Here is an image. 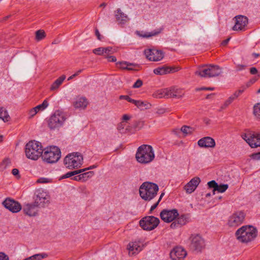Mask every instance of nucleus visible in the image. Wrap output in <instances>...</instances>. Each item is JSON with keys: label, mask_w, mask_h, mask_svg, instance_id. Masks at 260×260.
I'll list each match as a JSON object with an SVG mask.
<instances>
[{"label": "nucleus", "mask_w": 260, "mask_h": 260, "mask_svg": "<svg viewBox=\"0 0 260 260\" xmlns=\"http://www.w3.org/2000/svg\"><path fill=\"white\" fill-rule=\"evenodd\" d=\"M257 230L251 225L243 226L236 232L237 239L242 243H248L253 240L257 236Z\"/></svg>", "instance_id": "f257e3e1"}, {"label": "nucleus", "mask_w": 260, "mask_h": 260, "mask_svg": "<svg viewBox=\"0 0 260 260\" xmlns=\"http://www.w3.org/2000/svg\"><path fill=\"white\" fill-rule=\"evenodd\" d=\"M137 161L141 164H148L154 158V153L152 146L143 144L138 148L136 154Z\"/></svg>", "instance_id": "f03ea898"}, {"label": "nucleus", "mask_w": 260, "mask_h": 260, "mask_svg": "<svg viewBox=\"0 0 260 260\" xmlns=\"http://www.w3.org/2000/svg\"><path fill=\"white\" fill-rule=\"evenodd\" d=\"M158 191V185L150 182L143 183L139 188L140 197L146 201H149L153 199L156 196Z\"/></svg>", "instance_id": "7ed1b4c3"}, {"label": "nucleus", "mask_w": 260, "mask_h": 260, "mask_svg": "<svg viewBox=\"0 0 260 260\" xmlns=\"http://www.w3.org/2000/svg\"><path fill=\"white\" fill-rule=\"evenodd\" d=\"M221 73L222 69L218 66L210 64L200 67L195 74L203 78H211L218 76Z\"/></svg>", "instance_id": "20e7f679"}, {"label": "nucleus", "mask_w": 260, "mask_h": 260, "mask_svg": "<svg viewBox=\"0 0 260 260\" xmlns=\"http://www.w3.org/2000/svg\"><path fill=\"white\" fill-rule=\"evenodd\" d=\"M43 150L41 143L36 141H30L25 145V155L26 157L32 160H37L42 156Z\"/></svg>", "instance_id": "39448f33"}, {"label": "nucleus", "mask_w": 260, "mask_h": 260, "mask_svg": "<svg viewBox=\"0 0 260 260\" xmlns=\"http://www.w3.org/2000/svg\"><path fill=\"white\" fill-rule=\"evenodd\" d=\"M61 157L60 149L55 146H51L45 148L42 153V158L47 163L52 164L57 162Z\"/></svg>", "instance_id": "423d86ee"}, {"label": "nucleus", "mask_w": 260, "mask_h": 260, "mask_svg": "<svg viewBox=\"0 0 260 260\" xmlns=\"http://www.w3.org/2000/svg\"><path fill=\"white\" fill-rule=\"evenodd\" d=\"M66 119L63 112L60 110H56L48 119V127L51 129H58L63 125Z\"/></svg>", "instance_id": "0eeeda50"}, {"label": "nucleus", "mask_w": 260, "mask_h": 260, "mask_svg": "<svg viewBox=\"0 0 260 260\" xmlns=\"http://www.w3.org/2000/svg\"><path fill=\"white\" fill-rule=\"evenodd\" d=\"M80 156L81 154L78 152L68 154L64 158V165L69 169L80 168L81 165Z\"/></svg>", "instance_id": "6e6552de"}, {"label": "nucleus", "mask_w": 260, "mask_h": 260, "mask_svg": "<svg viewBox=\"0 0 260 260\" xmlns=\"http://www.w3.org/2000/svg\"><path fill=\"white\" fill-rule=\"evenodd\" d=\"M189 247L192 251L199 253L205 247V243L204 239L199 234H192L189 237Z\"/></svg>", "instance_id": "1a4fd4ad"}, {"label": "nucleus", "mask_w": 260, "mask_h": 260, "mask_svg": "<svg viewBox=\"0 0 260 260\" xmlns=\"http://www.w3.org/2000/svg\"><path fill=\"white\" fill-rule=\"evenodd\" d=\"M159 220L158 218L153 216L143 217L139 221L140 226L146 231H151L158 225Z\"/></svg>", "instance_id": "9d476101"}, {"label": "nucleus", "mask_w": 260, "mask_h": 260, "mask_svg": "<svg viewBox=\"0 0 260 260\" xmlns=\"http://www.w3.org/2000/svg\"><path fill=\"white\" fill-rule=\"evenodd\" d=\"M34 200L35 204H38L41 208H44L50 203L49 196L41 189L36 191Z\"/></svg>", "instance_id": "9b49d317"}, {"label": "nucleus", "mask_w": 260, "mask_h": 260, "mask_svg": "<svg viewBox=\"0 0 260 260\" xmlns=\"http://www.w3.org/2000/svg\"><path fill=\"white\" fill-rule=\"evenodd\" d=\"M241 137L252 148L260 147V134L249 132L247 134H243Z\"/></svg>", "instance_id": "f8f14e48"}, {"label": "nucleus", "mask_w": 260, "mask_h": 260, "mask_svg": "<svg viewBox=\"0 0 260 260\" xmlns=\"http://www.w3.org/2000/svg\"><path fill=\"white\" fill-rule=\"evenodd\" d=\"M144 53L146 57L150 61H159L164 57V53L161 51L156 49H146Z\"/></svg>", "instance_id": "ddd939ff"}, {"label": "nucleus", "mask_w": 260, "mask_h": 260, "mask_svg": "<svg viewBox=\"0 0 260 260\" xmlns=\"http://www.w3.org/2000/svg\"><path fill=\"white\" fill-rule=\"evenodd\" d=\"M179 213L177 209H164L160 213L161 219L166 222H171L175 220Z\"/></svg>", "instance_id": "4468645a"}, {"label": "nucleus", "mask_w": 260, "mask_h": 260, "mask_svg": "<svg viewBox=\"0 0 260 260\" xmlns=\"http://www.w3.org/2000/svg\"><path fill=\"white\" fill-rule=\"evenodd\" d=\"M3 205L13 213H17L22 209V206L18 202L10 198H7L3 202Z\"/></svg>", "instance_id": "2eb2a0df"}, {"label": "nucleus", "mask_w": 260, "mask_h": 260, "mask_svg": "<svg viewBox=\"0 0 260 260\" xmlns=\"http://www.w3.org/2000/svg\"><path fill=\"white\" fill-rule=\"evenodd\" d=\"M235 24L233 27L235 31H244L247 26L248 20L247 17L243 15H238L235 17Z\"/></svg>", "instance_id": "dca6fc26"}, {"label": "nucleus", "mask_w": 260, "mask_h": 260, "mask_svg": "<svg viewBox=\"0 0 260 260\" xmlns=\"http://www.w3.org/2000/svg\"><path fill=\"white\" fill-rule=\"evenodd\" d=\"M41 207L34 202L23 206L22 208L24 213L29 216H36L38 215L39 209Z\"/></svg>", "instance_id": "f3484780"}, {"label": "nucleus", "mask_w": 260, "mask_h": 260, "mask_svg": "<svg viewBox=\"0 0 260 260\" xmlns=\"http://www.w3.org/2000/svg\"><path fill=\"white\" fill-rule=\"evenodd\" d=\"M245 218L244 212L240 211L233 214L229 220V224L231 226H237L243 223Z\"/></svg>", "instance_id": "a211bd4d"}, {"label": "nucleus", "mask_w": 260, "mask_h": 260, "mask_svg": "<svg viewBox=\"0 0 260 260\" xmlns=\"http://www.w3.org/2000/svg\"><path fill=\"white\" fill-rule=\"evenodd\" d=\"M172 260H183L187 255L186 251L181 247H175L170 252Z\"/></svg>", "instance_id": "6ab92c4d"}, {"label": "nucleus", "mask_w": 260, "mask_h": 260, "mask_svg": "<svg viewBox=\"0 0 260 260\" xmlns=\"http://www.w3.org/2000/svg\"><path fill=\"white\" fill-rule=\"evenodd\" d=\"M200 182L201 180L199 177H196L191 179L184 187L186 192L189 194L193 192Z\"/></svg>", "instance_id": "aec40b11"}, {"label": "nucleus", "mask_w": 260, "mask_h": 260, "mask_svg": "<svg viewBox=\"0 0 260 260\" xmlns=\"http://www.w3.org/2000/svg\"><path fill=\"white\" fill-rule=\"evenodd\" d=\"M198 145L203 148H214L215 146V140L210 137H205L200 139L198 142Z\"/></svg>", "instance_id": "412c9836"}, {"label": "nucleus", "mask_w": 260, "mask_h": 260, "mask_svg": "<svg viewBox=\"0 0 260 260\" xmlns=\"http://www.w3.org/2000/svg\"><path fill=\"white\" fill-rule=\"evenodd\" d=\"M178 71L175 68H171L166 66L158 67L153 70V73L156 75H163L170 73H173Z\"/></svg>", "instance_id": "4be33fe9"}, {"label": "nucleus", "mask_w": 260, "mask_h": 260, "mask_svg": "<svg viewBox=\"0 0 260 260\" xmlns=\"http://www.w3.org/2000/svg\"><path fill=\"white\" fill-rule=\"evenodd\" d=\"M169 98L180 99L184 95L183 90L175 87L169 88Z\"/></svg>", "instance_id": "5701e85b"}, {"label": "nucleus", "mask_w": 260, "mask_h": 260, "mask_svg": "<svg viewBox=\"0 0 260 260\" xmlns=\"http://www.w3.org/2000/svg\"><path fill=\"white\" fill-rule=\"evenodd\" d=\"M116 21L119 24H124L128 20L127 16L124 14L120 9H118L115 14Z\"/></svg>", "instance_id": "b1692460"}, {"label": "nucleus", "mask_w": 260, "mask_h": 260, "mask_svg": "<svg viewBox=\"0 0 260 260\" xmlns=\"http://www.w3.org/2000/svg\"><path fill=\"white\" fill-rule=\"evenodd\" d=\"M153 97L157 99L169 98V88H164L158 90L152 94Z\"/></svg>", "instance_id": "393cba45"}, {"label": "nucleus", "mask_w": 260, "mask_h": 260, "mask_svg": "<svg viewBox=\"0 0 260 260\" xmlns=\"http://www.w3.org/2000/svg\"><path fill=\"white\" fill-rule=\"evenodd\" d=\"M128 249L129 254L132 253V254L134 255L139 252L141 250V248L137 242H132L129 243Z\"/></svg>", "instance_id": "a878e982"}, {"label": "nucleus", "mask_w": 260, "mask_h": 260, "mask_svg": "<svg viewBox=\"0 0 260 260\" xmlns=\"http://www.w3.org/2000/svg\"><path fill=\"white\" fill-rule=\"evenodd\" d=\"M133 104L136 105L138 108H139L141 110L148 109L150 108L151 106L150 103L147 102H143L142 101L134 100V102H133Z\"/></svg>", "instance_id": "bb28decb"}, {"label": "nucleus", "mask_w": 260, "mask_h": 260, "mask_svg": "<svg viewBox=\"0 0 260 260\" xmlns=\"http://www.w3.org/2000/svg\"><path fill=\"white\" fill-rule=\"evenodd\" d=\"M66 78V76L63 75L57 78L51 85L50 87V90L54 91L57 89L62 83L63 81L65 80Z\"/></svg>", "instance_id": "cd10ccee"}, {"label": "nucleus", "mask_w": 260, "mask_h": 260, "mask_svg": "<svg viewBox=\"0 0 260 260\" xmlns=\"http://www.w3.org/2000/svg\"><path fill=\"white\" fill-rule=\"evenodd\" d=\"M72 105L76 109L81 108V96L80 94L73 98L72 99Z\"/></svg>", "instance_id": "c85d7f7f"}, {"label": "nucleus", "mask_w": 260, "mask_h": 260, "mask_svg": "<svg viewBox=\"0 0 260 260\" xmlns=\"http://www.w3.org/2000/svg\"><path fill=\"white\" fill-rule=\"evenodd\" d=\"M0 119H2L5 122L10 120V117L7 110L4 107H0Z\"/></svg>", "instance_id": "c756f323"}, {"label": "nucleus", "mask_w": 260, "mask_h": 260, "mask_svg": "<svg viewBox=\"0 0 260 260\" xmlns=\"http://www.w3.org/2000/svg\"><path fill=\"white\" fill-rule=\"evenodd\" d=\"M144 125L143 121L141 120L135 121L130 126L131 129V132H134V131H137L141 129Z\"/></svg>", "instance_id": "7c9ffc66"}, {"label": "nucleus", "mask_w": 260, "mask_h": 260, "mask_svg": "<svg viewBox=\"0 0 260 260\" xmlns=\"http://www.w3.org/2000/svg\"><path fill=\"white\" fill-rule=\"evenodd\" d=\"M117 128L120 133H126L127 132H131L130 126H126V123L124 121H121L119 123Z\"/></svg>", "instance_id": "2f4dec72"}, {"label": "nucleus", "mask_w": 260, "mask_h": 260, "mask_svg": "<svg viewBox=\"0 0 260 260\" xmlns=\"http://www.w3.org/2000/svg\"><path fill=\"white\" fill-rule=\"evenodd\" d=\"M177 218L175 219L180 227L185 225L188 222V218L185 215H181L180 216H177Z\"/></svg>", "instance_id": "473e14b6"}, {"label": "nucleus", "mask_w": 260, "mask_h": 260, "mask_svg": "<svg viewBox=\"0 0 260 260\" xmlns=\"http://www.w3.org/2000/svg\"><path fill=\"white\" fill-rule=\"evenodd\" d=\"M81 173V169H78L74 171H71L67 173L66 174L62 175L60 177V180L68 178L74 176H75L77 174H80Z\"/></svg>", "instance_id": "72a5a7b5"}, {"label": "nucleus", "mask_w": 260, "mask_h": 260, "mask_svg": "<svg viewBox=\"0 0 260 260\" xmlns=\"http://www.w3.org/2000/svg\"><path fill=\"white\" fill-rule=\"evenodd\" d=\"M48 256V254L45 253H38L34 254L28 257L29 260H41Z\"/></svg>", "instance_id": "f704fd0d"}, {"label": "nucleus", "mask_w": 260, "mask_h": 260, "mask_svg": "<svg viewBox=\"0 0 260 260\" xmlns=\"http://www.w3.org/2000/svg\"><path fill=\"white\" fill-rule=\"evenodd\" d=\"M94 175L92 171L82 172V182L87 181L89 179L91 178Z\"/></svg>", "instance_id": "c9c22d12"}, {"label": "nucleus", "mask_w": 260, "mask_h": 260, "mask_svg": "<svg viewBox=\"0 0 260 260\" xmlns=\"http://www.w3.org/2000/svg\"><path fill=\"white\" fill-rule=\"evenodd\" d=\"M46 37V33L44 30L40 29L36 31V40L41 41Z\"/></svg>", "instance_id": "e433bc0d"}, {"label": "nucleus", "mask_w": 260, "mask_h": 260, "mask_svg": "<svg viewBox=\"0 0 260 260\" xmlns=\"http://www.w3.org/2000/svg\"><path fill=\"white\" fill-rule=\"evenodd\" d=\"M48 106V103L47 101V100H45L43 103L41 104H40L36 107H35L34 108L36 109L37 112L38 113L40 111H43L44 109H45Z\"/></svg>", "instance_id": "4c0bfd02"}, {"label": "nucleus", "mask_w": 260, "mask_h": 260, "mask_svg": "<svg viewBox=\"0 0 260 260\" xmlns=\"http://www.w3.org/2000/svg\"><path fill=\"white\" fill-rule=\"evenodd\" d=\"M253 113L257 119H260V103H257L253 106Z\"/></svg>", "instance_id": "58836bf2"}, {"label": "nucleus", "mask_w": 260, "mask_h": 260, "mask_svg": "<svg viewBox=\"0 0 260 260\" xmlns=\"http://www.w3.org/2000/svg\"><path fill=\"white\" fill-rule=\"evenodd\" d=\"M116 64L117 65H119V68L124 70H126V68H128L127 66H137L136 64L133 63H129L126 61H119L118 62H117Z\"/></svg>", "instance_id": "ea45409f"}, {"label": "nucleus", "mask_w": 260, "mask_h": 260, "mask_svg": "<svg viewBox=\"0 0 260 260\" xmlns=\"http://www.w3.org/2000/svg\"><path fill=\"white\" fill-rule=\"evenodd\" d=\"M208 185L209 188H213V194H215V192L216 191V188L218 187V184L215 180H212L208 182Z\"/></svg>", "instance_id": "a19ab883"}, {"label": "nucleus", "mask_w": 260, "mask_h": 260, "mask_svg": "<svg viewBox=\"0 0 260 260\" xmlns=\"http://www.w3.org/2000/svg\"><path fill=\"white\" fill-rule=\"evenodd\" d=\"M181 131L182 133L186 135L192 133L193 131V128L190 126L184 125L181 127Z\"/></svg>", "instance_id": "79ce46f5"}, {"label": "nucleus", "mask_w": 260, "mask_h": 260, "mask_svg": "<svg viewBox=\"0 0 260 260\" xmlns=\"http://www.w3.org/2000/svg\"><path fill=\"white\" fill-rule=\"evenodd\" d=\"M236 99V98L234 96L232 95L229 98V99L225 101L224 104L221 107V108L223 109L227 107L230 104H231L233 101Z\"/></svg>", "instance_id": "37998d69"}, {"label": "nucleus", "mask_w": 260, "mask_h": 260, "mask_svg": "<svg viewBox=\"0 0 260 260\" xmlns=\"http://www.w3.org/2000/svg\"><path fill=\"white\" fill-rule=\"evenodd\" d=\"M229 185L227 184H218L217 188H216V191L218 192L223 193L225 192L226 189L228 188Z\"/></svg>", "instance_id": "c03bdc74"}, {"label": "nucleus", "mask_w": 260, "mask_h": 260, "mask_svg": "<svg viewBox=\"0 0 260 260\" xmlns=\"http://www.w3.org/2000/svg\"><path fill=\"white\" fill-rule=\"evenodd\" d=\"M104 52L105 57L106 56H109L110 54L113 53L114 52L113 50V48L111 47H104Z\"/></svg>", "instance_id": "a18cd8bd"}, {"label": "nucleus", "mask_w": 260, "mask_h": 260, "mask_svg": "<svg viewBox=\"0 0 260 260\" xmlns=\"http://www.w3.org/2000/svg\"><path fill=\"white\" fill-rule=\"evenodd\" d=\"M93 53L99 55H104V47H99L93 50Z\"/></svg>", "instance_id": "49530a36"}, {"label": "nucleus", "mask_w": 260, "mask_h": 260, "mask_svg": "<svg viewBox=\"0 0 260 260\" xmlns=\"http://www.w3.org/2000/svg\"><path fill=\"white\" fill-rule=\"evenodd\" d=\"M51 182V180L50 179L44 177L40 178L37 181V182L39 183H47Z\"/></svg>", "instance_id": "de8ad7c7"}, {"label": "nucleus", "mask_w": 260, "mask_h": 260, "mask_svg": "<svg viewBox=\"0 0 260 260\" xmlns=\"http://www.w3.org/2000/svg\"><path fill=\"white\" fill-rule=\"evenodd\" d=\"M11 163L10 159L9 158H6L4 159L2 163V165L4 166V168L5 169L8 166H9Z\"/></svg>", "instance_id": "09e8293b"}, {"label": "nucleus", "mask_w": 260, "mask_h": 260, "mask_svg": "<svg viewBox=\"0 0 260 260\" xmlns=\"http://www.w3.org/2000/svg\"><path fill=\"white\" fill-rule=\"evenodd\" d=\"M119 99L120 100H125L127 101H128V102L131 103H133V102H134V100H135L134 99H131L128 95H120L119 96Z\"/></svg>", "instance_id": "8fccbe9b"}, {"label": "nucleus", "mask_w": 260, "mask_h": 260, "mask_svg": "<svg viewBox=\"0 0 260 260\" xmlns=\"http://www.w3.org/2000/svg\"><path fill=\"white\" fill-rule=\"evenodd\" d=\"M143 84V82L140 79H138L133 85V88H137L140 87Z\"/></svg>", "instance_id": "3c124183"}, {"label": "nucleus", "mask_w": 260, "mask_h": 260, "mask_svg": "<svg viewBox=\"0 0 260 260\" xmlns=\"http://www.w3.org/2000/svg\"><path fill=\"white\" fill-rule=\"evenodd\" d=\"M245 87H243L242 88V89H240L237 91H236L234 94H233V95L234 96V97L236 98H237L241 94H242L244 91L245 90Z\"/></svg>", "instance_id": "603ef678"}, {"label": "nucleus", "mask_w": 260, "mask_h": 260, "mask_svg": "<svg viewBox=\"0 0 260 260\" xmlns=\"http://www.w3.org/2000/svg\"><path fill=\"white\" fill-rule=\"evenodd\" d=\"M250 157L251 159L254 160H259L260 159V152L253 153L251 154Z\"/></svg>", "instance_id": "864d4df0"}, {"label": "nucleus", "mask_w": 260, "mask_h": 260, "mask_svg": "<svg viewBox=\"0 0 260 260\" xmlns=\"http://www.w3.org/2000/svg\"><path fill=\"white\" fill-rule=\"evenodd\" d=\"M170 228L173 229H177L180 228L179 224H178V222L176 220V219L174 220L173 221V222L170 225Z\"/></svg>", "instance_id": "5fc2aeb1"}, {"label": "nucleus", "mask_w": 260, "mask_h": 260, "mask_svg": "<svg viewBox=\"0 0 260 260\" xmlns=\"http://www.w3.org/2000/svg\"><path fill=\"white\" fill-rule=\"evenodd\" d=\"M159 33V31H153L152 32H150L148 34H145L144 36H143V37H145V38H148V37H152V36H153L157 35Z\"/></svg>", "instance_id": "6e6d98bb"}, {"label": "nucleus", "mask_w": 260, "mask_h": 260, "mask_svg": "<svg viewBox=\"0 0 260 260\" xmlns=\"http://www.w3.org/2000/svg\"><path fill=\"white\" fill-rule=\"evenodd\" d=\"M0 260H9V257L5 253L0 252Z\"/></svg>", "instance_id": "4d7b16f0"}, {"label": "nucleus", "mask_w": 260, "mask_h": 260, "mask_svg": "<svg viewBox=\"0 0 260 260\" xmlns=\"http://www.w3.org/2000/svg\"><path fill=\"white\" fill-rule=\"evenodd\" d=\"M88 104V102L85 98L82 97V109H85Z\"/></svg>", "instance_id": "13d9d810"}, {"label": "nucleus", "mask_w": 260, "mask_h": 260, "mask_svg": "<svg viewBox=\"0 0 260 260\" xmlns=\"http://www.w3.org/2000/svg\"><path fill=\"white\" fill-rule=\"evenodd\" d=\"M106 58H107L108 60L110 62H115L116 61V58L114 56H106Z\"/></svg>", "instance_id": "bf43d9fd"}, {"label": "nucleus", "mask_w": 260, "mask_h": 260, "mask_svg": "<svg viewBox=\"0 0 260 260\" xmlns=\"http://www.w3.org/2000/svg\"><path fill=\"white\" fill-rule=\"evenodd\" d=\"M96 168V166L92 165V166H90L89 167L82 169V172L87 171L89 170L93 169Z\"/></svg>", "instance_id": "052dcab7"}, {"label": "nucleus", "mask_w": 260, "mask_h": 260, "mask_svg": "<svg viewBox=\"0 0 260 260\" xmlns=\"http://www.w3.org/2000/svg\"><path fill=\"white\" fill-rule=\"evenodd\" d=\"M245 68V66L242 64H238L236 66V70L237 71H241L244 69Z\"/></svg>", "instance_id": "680f3d73"}, {"label": "nucleus", "mask_w": 260, "mask_h": 260, "mask_svg": "<svg viewBox=\"0 0 260 260\" xmlns=\"http://www.w3.org/2000/svg\"><path fill=\"white\" fill-rule=\"evenodd\" d=\"M250 73L252 75H255L257 73V70L255 68L252 67V68H251L250 69Z\"/></svg>", "instance_id": "e2e57ef3"}, {"label": "nucleus", "mask_w": 260, "mask_h": 260, "mask_svg": "<svg viewBox=\"0 0 260 260\" xmlns=\"http://www.w3.org/2000/svg\"><path fill=\"white\" fill-rule=\"evenodd\" d=\"M131 118V116L127 115V114H124L122 116V121H126L127 120H129Z\"/></svg>", "instance_id": "0e129e2a"}, {"label": "nucleus", "mask_w": 260, "mask_h": 260, "mask_svg": "<svg viewBox=\"0 0 260 260\" xmlns=\"http://www.w3.org/2000/svg\"><path fill=\"white\" fill-rule=\"evenodd\" d=\"M37 113L36 109L34 108L31 109L29 111V114L31 117L34 116Z\"/></svg>", "instance_id": "69168bd1"}, {"label": "nucleus", "mask_w": 260, "mask_h": 260, "mask_svg": "<svg viewBox=\"0 0 260 260\" xmlns=\"http://www.w3.org/2000/svg\"><path fill=\"white\" fill-rule=\"evenodd\" d=\"M72 179L75 180V181H80L81 180V175H79L77 176H75L72 178Z\"/></svg>", "instance_id": "338daca9"}, {"label": "nucleus", "mask_w": 260, "mask_h": 260, "mask_svg": "<svg viewBox=\"0 0 260 260\" xmlns=\"http://www.w3.org/2000/svg\"><path fill=\"white\" fill-rule=\"evenodd\" d=\"M158 204L159 203L158 202H156L153 205H152L151 207L150 212H151L153 210H154L157 207Z\"/></svg>", "instance_id": "774afa93"}]
</instances>
